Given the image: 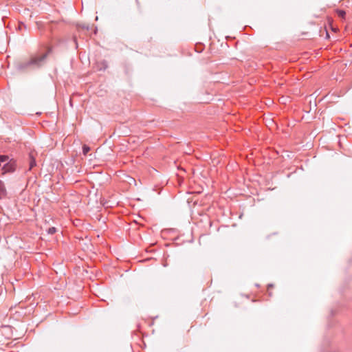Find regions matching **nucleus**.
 <instances>
[{"label": "nucleus", "mask_w": 352, "mask_h": 352, "mask_svg": "<svg viewBox=\"0 0 352 352\" xmlns=\"http://www.w3.org/2000/svg\"><path fill=\"white\" fill-rule=\"evenodd\" d=\"M45 63L46 55L35 54L31 55L28 60L17 63L16 69L20 72L38 70L43 67Z\"/></svg>", "instance_id": "nucleus-1"}, {"label": "nucleus", "mask_w": 352, "mask_h": 352, "mask_svg": "<svg viewBox=\"0 0 352 352\" xmlns=\"http://www.w3.org/2000/svg\"><path fill=\"white\" fill-rule=\"evenodd\" d=\"M17 167L16 161L13 159H8V161L5 162L2 168H1V175H4L8 173H13Z\"/></svg>", "instance_id": "nucleus-2"}, {"label": "nucleus", "mask_w": 352, "mask_h": 352, "mask_svg": "<svg viewBox=\"0 0 352 352\" xmlns=\"http://www.w3.org/2000/svg\"><path fill=\"white\" fill-rule=\"evenodd\" d=\"M7 190L3 181L0 180V199H4L7 196Z\"/></svg>", "instance_id": "nucleus-3"}, {"label": "nucleus", "mask_w": 352, "mask_h": 352, "mask_svg": "<svg viewBox=\"0 0 352 352\" xmlns=\"http://www.w3.org/2000/svg\"><path fill=\"white\" fill-rule=\"evenodd\" d=\"M29 157H30L29 170H31L33 167H34L36 165V163L35 158L32 153L29 154Z\"/></svg>", "instance_id": "nucleus-4"}, {"label": "nucleus", "mask_w": 352, "mask_h": 352, "mask_svg": "<svg viewBox=\"0 0 352 352\" xmlns=\"http://www.w3.org/2000/svg\"><path fill=\"white\" fill-rule=\"evenodd\" d=\"M36 25L37 29L40 30L41 32H43L45 29V24L42 21H36Z\"/></svg>", "instance_id": "nucleus-5"}, {"label": "nucleus", "mask_w": 352, "mask_h": 352, "mask_svg": "<svg viewBox=\"0 0 352 352\" xmlns=\"http://www.w3.org/2000/svg\"><path fill=\"white\" fill-rule=\"evenodd\" d=\"M336 13L342 19H345L346 12L344 10H336Z\"/></svg>", "instance_id": "nucleus-6"}, {"label": "nucleus", "mask_w": 352, "mask_h": 352, "mask_svg": "<svg viewBox=\"0 0 352 352\" xmlns=\"http://www.w3.org/2000/svg\"><path fill=\"white\" fill-rule=\"evenodd\" d=\"M53 51V47L50 46V47H47V51L43 53V54H41V55H46V59L47 58V56H49V54H50Z\"/></svg>", "instance_id": "nucleus-7"}, {"label": "nucleus", "mask_w": 352, "mask_h": 352, "mask_svg": "<svg viewBox=\"0 0 352 352\" xmlns=\"http://www.w3.org/2000/svg\"><path fill=\"white\" fill-rule=\"evenodd\" d=\"M90 151V148L89 146L85 144L82 146V153L84 155H87V153Z\"/></svg>", "instance_id": "nucleus-8"}, {"label": "nucleus", "mask_w": 352, "mask_h": 352, "mask_svg": "<svg viewBox=\"0 0 352 352\" xmlns=\"http://www.w3.org/2000/svg\"><path fill=\"white\" fill-rule=\"evenodd\" d=\"M54 23V21H52L49 23L48 25H47V29L51 32H52L54 29V27L53 26V24Z\"/></svg>", "instance_id": "nucleus-9"}, {"label": "nucleus", "mask_w": 352, "mask_h": 352, "mask_svg": "<svg viewBox=\"0 0 352 352\" xmlns=\"http://www.w3.org/2000/svg\"><path fill=\"white\" fill-rule=\"evenodd\" d=\"M56 232V228L54 227H51L47 230V233L49 234H53Z\"/></svg>", "instance_id": "nucleus-10"}, {"label": "nucleus", "mask_w": 352, "mask_h": 352, "mask_svg": "<svg viewBox=\"0 0 352 352\" xmlns=\"http://www.w3.org/2000/svg\"><path fill=\"white\" fill-rule=\"evenodd\" d=\"M23 29L24 30L27 29L26 25L24 23H23V22L19 23V30H22Z\"/></svg>", "instance_id": "nucleus-11"}, {"label": "nucleus", "mask_w": 352, "mask_h": 352, "mask_svg": "<svg viewBox=\"0 0 352 352\" xmlns=\"http://www.w3.org/2000/svg\"><path fill=\"white\" fill-rule=\"evenodd\" d=\"M101 65H102V67H101L100 69H106L108 67V64L106 60H102L101 62Z\"/></svg>", "instance_id": "nucleus-12"}, {"label": "nucleus", "mask_w": 352, "mask_h": 352, "mask_svg": "<svg viewBox=\"0 0 352 352\" xmlns=\"http://www.w3.org/2000/svg\"><path fill=\"white\" fill-rule=\"evenodd\" d=\"M273 287H274V285H273V284H272V283L268 284V285H267V290H269V289H270L273 288Z\"/></svg>", "instance_id": "nucleus-13"}, {"label": "nucleus", "mask_w": 352, "mask_h": 352, "mask_svg": "<svg viewBox=\"0 0 352 352\" xmlns=\"http://www.w3.org/2000/svg\"><path fill=\"white\" fill-rule=\"evenodd\" d=\"M267 292H268V295H269L270 296H272V295H273L272 292L271 291H270V289H269V290H267Z\"/></svg>", "instance_id": "nucleus-14"}, {"label": "nucleus", "mask_w": 352, "mask_h": 352, "mask_svg": "<svg viewBox=\"0 0 352 352\" xmlns=\"http://www.w3.org/2000/svg\"><path fill=\"white\" fill-rule=\"evenodd\" d=\"M70 105L72 106V100L69 101Z\"/></svg>", "instance_id": "nucleus-15"}, {"label": "nucleus", "mask_w": 352, "mask_h": 352, "mask_svg": "<svg viewBox=\"0 0 352 352\" xmlns=\"http://www.w3.org/2000/svg\"><path fill=\"white\" fill-rule=\"evenodd\" d=\"M82 28L88 29V27L82 26Z\"/></svg>", "instance_id": "nucleus-16"}]
</instances>
